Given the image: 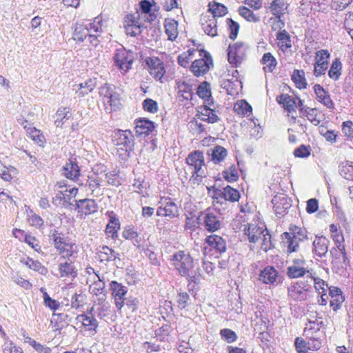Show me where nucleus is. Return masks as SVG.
I'll use <instances>...</instances> for the list:
<instances>
[{
	"instance_id": "27",
	"label": "nucleus",
	"mask_w": 353,
	"mask_h": 353,
	"mask_svg": "<svg viewBox=\"0 0 353 353\" xmlns=\"http://www.w3.org/2000/svg\"><path fill=\"white\" fill-rule=\"evenodd\" d=\"M278 277V272L272 266H267L263 270L259 276V279L265 284H274Z\"/></svg>"
},
{
	"instance_id": "1",
	"label": "nucleus",
	"mask_w": 353,
	"mask_h": 353,
	"mask_svg": "<svg viewBox=\"0 0 353 353\" xmlns=\"http://www.w3.org/2000/svg\"><path fill=\"white\" fill-rule=\"evenodd\" d=\"M170 260L179 274L185 277L189 283H196L199 281V273L193 271V259L188 252L178 251L171 256Z\"/></svg>"
},
{
	"instance_id": "13",
	"label": "nucleus",
	"mask_w": 353,
	"mask_h": 353,
	"mask_svg": "<svg viewBox=\"0 0 353 353\" xmlns=\"http://www.w3.org/2000/svg\"><path fill=\"white\" fill-rule=\"evenodd\" d=\"M94 307H92L85 313L79 315L77 319L82 322V325L86 331H88L91 335H94L97 332L99 322L94 317Z\"/></svg>"
},
{
	"instance_id": "3",
	"label": "nucleus",
	"mask_w": 353,
	"mask_h": 353,
	"mask_svg": "<svg viewBox=\"0 0 353 353\" xmlns=\"http://www.w3.org/2000/svg\"><path fill=\"white\" fill-rule=\"evenodd\" d=\"M186 163L192 170V175L190 180H193L194 183H200L201 178L205 176L204 171L201 169V167L205 165L203 153L199 150L190 153L186 159Z\"/></svg>"
},
{
	"instance_id": "38",
	"label": "nucleus",
	"mask_w": 353,
	"mask_h": 353,
	"mask_svg": "<svg viewBox=\"0 0 353 353\" xmlns=\"http://www.w3.org/2000/svg\"><path fill=\"white\" fill-rule=\"evenodd\" d=\"M288 233L292 234V236L297 239V241L303 242L307 239V232L304 228L291 225Z\"/></svg>"
},
{
	"instance_id": "53",
	"label": "nucleus",
	"mask_w": 353,
	"mask_h": 353,
	"mask_svg": "<svg viewBox=\"0 0 353 353\" xmlns=\"http://www.w3.org/2000/svg\"><path fill=\"white\" fill-rule=\"evenodd\" d=\"M330 54L327 50H320L316 52L315 63L317 65L328 66V59H330Z\"/></svg>"
},
{
	"instance_id": "19",
	"label": "nucleus",
	"mask_w": 353,
	"mask_h": 353,
	"mask_svg": "<svg viewBox=\"0 0 353 353\" xmlns=\"http://www.w3.org/2000/svg\"><path fill=\"white\" fill-rule=\"evenodd\" d=\"M95 277L97 280L94 278L92 283L90 286V291L92 294L99 296V301L103 302L106 299V294L105 293V281L103 277H101L97 274H95Z\"/></svg>"
},
{
	"instance_id": "39",
	"label": "nucleus",
	"mask_w": 353,
	"mask_h": 353,
	"mask_svg": "<svg viewBox=\"0 0 353 353\" xmlns=\"http://www.w3.org/2000/svg\"><path fill=\"white\" fill-rule=\"evenodd\" d=\"M305 337L307 340V350H309V351H316L321 347L322 339H321V334L312 336V334H309L307 332Z\"/></svg>"
},
{
	"instance_id": "36",
	"label": "nucleus",
	"mask_w": 353,
	"mask_h": 353,
	"mask_svg": "<svg viewBox=\"0 0 353 353\" xmlns=\"http://www.w3.org/2000/svg\"><path fill=\"white\" fill-rule=\"evenodd\" d=\"M164 28L168 39L170 41L175 40L178 35V22L174 19L165 21Z\"/></svg>"
},
{
	"instance_id": "2",
	"label": "nucleus",
	"mask_w": 353,
	"mask_h": 353,
	"mask_svg": "<svg viewBox=\"0 0 353 353\" xmlns=\"http://www.w3.org/2000/svg\"><path fill=\"white\" fill-rule=\"evenodd\" d=\"M154 19V15H149L146 19L141 17L139 11L133 14H128L124 17L123 26L125 32L131 37L139 35L143 29L146 28L145 22L151 23Z\"/></svg>"
},
{
	"instance_id": "29",
	"label": "nucleus",
	"mask_w": 353,
	"mask_h": 353,
	"mask_svg": "<svg viewBox=\"0 0 353 353\" xmlns=\"http://www.w3.org/2000/svg\"><path fill=\"white\" fill-rule=\"evenodd\" d=\"M198 112L201 114V120L203 121L214 123L219 121V117L216 114L215 110L206 105L200 107V110H198Z\"/></svg>"
},
{
	"instance_id": "4",
	"label": "nucleus",
	"mask_w": 353,
	"mask_h": 353,
	"mask_svg": "<svg viewBox=\"0 0 353 353\" xmlns=\"http://www.w3.org/2000/svg\"><path fill=\"white\" fill-rule=\"evenodd\" d=\"M112 141L119 150L130 152L134 150V135L130 130H116L112 134Z\"/></svg>"
},
{
	"instance_id": "25",
	"label": "nucleus",
	"mask_w": 353,
	"mask_h": 353,
	"mask_svg": "<svg viewBox=\"0 0 353 353\" xmlns=\"http://www.w3.org/2000/svg\"><path fill=\"white\" fill-rule=\"evenodd\" d=\"M77 208L85 214H90L97 211L98 205L94 200L85 199L77 201Z\"/></svg>"
},
{
	"instance_id": "20",
	"label": "nucleus",
	"mask_w": 353,
	"mask_h": 353,
	"mask_svg": "<svg viewBox=\"0 0 353 353\" xmlns=\"http://www.w3.org/2000/svg\"><path fill=\"white\" fill-rule=\"evenodd\" d=\"M272 203L275 213L277 215L283 216L288 209L291 207V203L288 198L285 195H280L274 196Z\"/></svg>"
},
{
	"instance_id": "35",
	"label": "nucleus",
	"mask_w": 353,
	"mask_h": 353,
	"mask_svg": "<svg viewBox=\"0 0 353 353\" xmlns=\"http://www.w3.org/2000/svg\"><path fill=\"white\" fill-rule=\"evenodd\" d=\"M120 228V222L115 216H110L109 223L105 228V234L108 237L114 239L118 236V230Z\"/></svg>"
},
{
	"instance_id": "61",
	"label": "nucleus",
	"mask_w": 353,
	"mask_h": 353,
	"mask_svg": "<svg viewBox=\"0 0 353 353\" xmlns=\"http://www.w3.org/2000/svg\"><path fill=\"white\" fill-rule=\"evenodd\" d=\"M70 197L63 193V191H59L52 198V203L57 206L65 205L68 204Z\"/></svg>"
},
{
	"instance_id": "32",
	"label": "nucleus",
	"mask_w": 353,
	"mask_h": 353,
	"mask_svg": "<svg viewBox=\"0 0 353 353\" xmlns=\"http://www.w3.org/2000/svg\"><path fill=\"white\" fill-rule=\"evenodd\" d=\"M288 8V3L285 0H274L269 7L271 13L276 16L279 19L285 13ZM281 21V20H279Z\"/></svg>"
},
{
	"instance_id": "21",
	"label": "nucleus",
	"mask_w": 353,
	"mask_h": 353,
	"mask_svg": "<svg viewBox=\"0 0 353 353\" xmlns=\"http://www.w3.org/2000/svg\"><path fill=\"white\" fill-rule=\"evenodd\" d=\"M201 24L206 34L212 37L217 35V21L214 17L203 16L201 19Z\"/></svg>"
},
{
	"instance_id": "28",
	"label": "nucleus",
	"mask_w": 353,
	"mask_h": 353,
	"mask_svg": "<svg viewBox=\"0 0 353 353\" xmlns=\"http://www.w3.org/2000/svg\"><path fill=\"white\" fill-rule=\"evenodd\" d=\"M62 174L66 178L75 181L80 175V170L76 162L70 161L63 167Z\"/></svg>"
},
{
	"instance_id": "6",
	"label": "nucleus",
	"mask_w": 353,
	"mask_h": 353,
	"mask_svg": "<svg viewBox=\"0 0 353 353\" xmlns=\"http://www.w3.org/2000/svg\"><path fill=\"white\" fill-rule=\"evenodd\" d=\"M113 59L115 65L123 74H125L132 68L134 59V53L124 48L117 49L115 51Z\"/></svg>"
},
{
	"instance_id": "40",
	"label": "nucleus",
	"mask_w": 353,
	"mask_h": 353,
	"mask_svg": "<svg viewBox=\"0 0 353 353\" xmlns=\"http://www.w3.org/2000/svg\"><path fill=\"white\" fill-rule=\"evenodd\" d=\"M276 39L279 40V46L283 50L291 48L290 36L285 30H281L276 34Z\"/></svg>"
},
{
	"instance_id": "16",
	"label": "nucleus",
	"mask_w": 353,
	"mask_h": 353,
	"mask_svg": "<svg viewBox=\"0 0 353 353\" xmlns=\"http://www.w3.org/2000/svg\"><path fill=\"white\" fill-rule=\"evenodd\" d=\"M50 239L53 241L54 246L59 254L61 256L66 250L67 245L71 242L63 236V234L58 230H54L49 235Z\"/></svg>"
},
{
	"instance_id": "14",
	"label": "nucleus",
	"mask_w": 353,
	"mask_h": 353,
	"mask_svg": "<svg viewBox=\"0 0 353 353\" xmlns=\"http://www.w3.org/2000/svg\"><path fill=\"white\" fill-rule=\"evenodd\" d=\"M110 288L112 291V294L114 298L115 305L117 309L121 310L124 305V296L127 294L128 288L115 281H112L110 283Z\"/></svg>"
},
{
	"instance_id": "45",
	"label": "nucleus",
	"mask_w": 353,
	"mask_h": 353,
	"mask_svg": "<svg viewBox=\"0 0 353 353\" xmlns=\"http://www.w3.org/2000/svg\"><path fill=\"white\" fill-rule=\"evenodd\" d=\"M228 154L227 150L222 146L216 145L212 151V160L215 163L223 161Z\"/></svg>"
},
{
	"instance_id": "46",
	"label": "nucleus",
	"mask_w": 353,
	"mask_h": 353,
	"mask_svg": "<svg viewBox=\"0 0 353 353\" xmlns=\"http://www.w3.org/2000/svg\"><path fill=\"white\" fill-rule=\"evenodd\" d=\"M300 112H302L303 114L305 115V117L307 118V119L314 125H318L321 120L317 118V114H316V110L314 108H310L309 107L307 108H301L300 109Z\"/></svg>"
},
{
	"instance_id": "41",
	"label": "nucleus",
	"mask_w": 353,
	"mask_h": 353,
	"mask_svg": "<svg viewBox=\"0 0 353 353\" xmlns=\"http://www.w3.org/2000/svg\"><path fill=\"white\" fill-rule=\"evenodd\" d=\"M292 80L299 89H305L307 86V82L305 78L303 70H294L292 75Z\"/></svg>"
},
{
	"instance_id": "63",
	"label": "nucleus",
	"mask_w": 353,
	"mask_h": 353,
	"mask_svg": "<svg viewBox=\"0 0 353 353\" xmlns=\"http://www.w3.org/2000/svg\"><path fill=\"white\" fill-rule=\"evenodd\" d=\"M223 176L228 181L233 182L237 181L239 178L238 172L234 165H231L229 170L223 171Z\"/></svg>"
},
{
	"instance_id": "31",
	"label": "nucleus",
	"mask_w": 353,
	"mask_h": 353,
	"mask_svg": "<svg viewBox=\"0 0 353 353\" xmlns=\"http://www.w3.org/2000/svg\"><path fill=\"white\" fill-rule=\"evenodd\" d=\"M283 243L287 247L288 252H295L299 250V243L301 241H297L292 234H289L288 232H283L281 235Z\"/></svg>"
},
{
	"instance_id": "7",
	"label": "nucleus",
	"mask_w": 353,
	"mask_h": 353,
	"mask_svg": "<svg viewBox=\"0 0 353 353\" xmlns=\"http://www.w3.org/2000/svg\"><path fill=\"white\" fill-rule=\"evenodd\" d=\"M201 58L194 61L191 65V71L196 77H200L207 73L213 65L212 59L210 53L202 50L199 51Z\"/></svg>"
},
{
	"instance_id": "55",
	"label": "nucleus",
	"mask_w": 353,
	"mask_h": 353,
	"mask_svg": "<svg viewBox=\"0 0 353 353\" xmlns=\"http://www.w3.org/2000/svg\"><path fill=\"white\" fill-rule=\"evenodd\" d=\"M27 132L30 134V137L40 145L44 143V136L41 133L40 130H37L34 127L30 125Z\"/></svg>"
},
{
	"instance_id": "5",
	"label": "nucleus",
	"mask_w": 353,
	"mask_h": 353,
	"mask_svg": "<svg viewBox=\"0 0 353 353\" xmlns=\"http://www.w3.org/2000/svg\"><path fill=\"white\" fill-rule=\"evenodd\" d=\"M312 288L308 280L306 282L298 281L288 289V296L294 301H303L311 296Z\"/></svg>"
},
{
	"instance_id": "59",
	"label": "nucleus",
	"mask_w": 353,
	"mask_h": 353,
	"mask_svg": "<svg viewBox=\"0 0 353 353\" xmlns=\"http://www.w3.org/2000/svg\"><path fill=\"white\" fill-rule=\"evenodd\" d=\"M145 111L150 113H156L158 111L157 103L152 99L147 98L142 103Z\"/></svg>"
},
{
	"instance_id": "30",
	"label": "nucleus",
	"mask_w": 353,
	"mask_h": 353,
	"mask_svg": "<svg viewBox=\"0 0 353 353\" xmlns=\"http://www.w3.org/2000/svg\"><path fill=\"white\" fill-rule=\"evenodd\" d=\"M276 101L283 105L288 112H294L296 108V100L287 94H281L276 97Z\"/></svg>"
},
{
	"instance_id": "43",
	"label": "nucleus",
	"mask_w": 353,
	"mask_h": 353,
	"mask_svg": "<svg viewBox=\"0 0 353 353\" xmlns=\"http://www.w3.org/2000/svg\"><path fill=\"white\" fill-rule=\"evenodd\" d=\"M208 6V11L212 13V17H214L215 19L217 17H223L228 12L227 8L221 3L210 2Z\"/></svg>"
},
{
	"instance_id": "37",
	"label": "nucleus",
	"mask_w": 353,
	"mask_h": 353,
	"mask_svg": "<svg viewBox=\"0 0 353 353\" xmlns=\"http://www.w3.org/2000/svg\"><path fill=\"white\" fill-rule=\"evenodd\" d=\"M287 275L290 279H296L299 277H302L305 275H307V278L308 279L310 276L309 270H307L305 267H296V266H289L287 268Z\"/></svg>"
},
{
	"instance_id": "60",
	"label": "nucleus",
	"mask_w": 353,
	"mask_h": 353,
	"mask_svg": "<svg viewBox=\"0 0 353 353\" xmlns=\"http://www.w3.org/2000/svg\"><path fill=\"white\" fill-rule=\"evenodd\" d=\"M115 91V88L110 84L105 83L99 88V94L103 101Z\"/></svg>"
},
{
	"instance_id": "34",
	"label": "nucleus",
	"mask_w": 353,
	"mask_h": 353,
	"mask_svg": "<svg viewBox=\"0 0 353 353\" xmlns=\"http://www.w3.org/2000/svg\"><path fill=\"white\" fill-rule=\"evenodd\" d=\"M87 185L94 196H99L103 194V190L101 189V180L98 176H88Z\"/></svg>"
},
{
	"instance_id": "48",
	"label": "nucleus",
	"mask_w": 353,
	"mask_h": 353,
	"mask_svg": "<svg viewBox=\"0 0 353 353\" xmlns=\"http://www.w3.org/2000/svg\"><path fill=\"white\" fill-rule=\"evenodd\" d=\"M238 11L239 14L249 22L256 23L260 21L259 17L255 15L251 10L245 6L239 7Z\"/></svg>"
},
{
	"instance_id": "24",
	"label": "nucleus",
	"mask_w": 353,
	"mask_h": 353,
	"mask_svg": "<svg viewBox=\"0 0 353 353\" xmlns=\"http://www.w3.org/2000/svg\"><path fill=\"white\" fill-rule=\"evenodd\" d=\"M98 258L101 262H110L120 260V254L108 246L103 245L99 250Z\"/></svg>"
},
{
	"instance_id": "10",
	"label": "nucleus",
	"mask_w": 353,
	"mask_h": 353,
	"mask_svg": "<svg viewBox=\"0 0 353 353\" xmlns=\"http://www.w3.org/2000/svg\"><path fill=\"white\" fill-rule=\"evenodd\" d=\"M245 46L243 42L230 44L228 49V59L230 63L237 66L243 59L245 54Z\"/></svg>"
},
{
	"instance_id": "49",
	"label": "nucleus",
	"mask_w": 353,
	"mask_h": 353,
	"mask_svg": "<svg viewBox=\"0 0 353 353\" xmlns=\"http://www.w3.org/2000/svg\"><path fill=\"white\" fill-rule=\"evenodd\" d=\"M225 195V204H227V201L231 202H235L239 201L240 198V194L239 191L234 188H231L230 185H227L223 188Z\"/></svg>"
},
{
	"instance_id": "47",
	"label": "nucleus",
	"mask_w": 353,
	"mask_h": 353,
	"mask_svg": "<svg viewBox=\"0 0 353 353\" xmlns=\"http://www.w3.org/2000/svg\"><path fill=\"white\" fill-rule=\"evenodd\" d=\"M78 247L74 243H72L70 245H67L66 250L61 256V259L66 261H74L77 257Z\"/></svg>"
},
{
	"instance_id": "33",
	"label": "nucleus",
	"mask_w": 353,
	"mask_h": 353,
	"mask_svg": "<svg viewBox=\"0 0 353 353\" xmlns=\"http://www.w3.org/2000/svg\"><path fill=\"white\" fill-rule=\"evenodd\" d=\"M97 85L95 79H90L79 85V88L76 91V94L80 98L84 97L91 92Z\"/></svg>"
},
{
	"instance_id": "12",
	"label": "nucleus",
	"mask_w": 353,
	"mask_h": 353,
	"mask_svg": "<svg viewBox=\"0 0 353 353\" xmlns=\"http://www.w3.org/2000/svg\"><path fill=\"white\" fill-rule=\"evenodd\" d=\"M205 244L206 245L203 247L205 254L208 247L210 250H214L216 254H222L226 251V242L219 235L208 236L205 239Z\"/></svg>"
},
{
	"instance_id": "56",
	"label": "nucleus",
	"mask_w": 353,
	"mask_h": 353,
	"mask_svg": "<svg viewBox=\"0 0 353 353\" xmlns=\"http://www.w3.org/2000/svg\"><path fill=\"white\" fill-rule=\"evenodd\" d=\"M226 23L228 26V29L230 31L229 37L230 39L234 40L239 33V25L237 22L234 21L232 19H227Z\"/></svg>"
},
{
	"instance_id": "58",
	"label": "nucleus",
	"mask_w": 353,
	"mask_h": 353,
	"mask_svg": "<svg viewBox=\"0 0 353 353\" xmlns=\"http://www.w3.org/2000/svg\"><path fill=\"white\" fill-rule=\"evenodd\" d=\"M220 335L228 343H233L237 339L236 333L230 329L224 328L220 331Z\"/></svg>"
},
{
	"instance_id": "50",
	"label": "nucleus",
	"mask_w": 353,
	"mask_h": 353,
	"mask_svg": "<svg viewBox=\"0 0 353 353\" xmlns=\"http://www.w3.org/2000/svg\"><path fill=\"white\" fill-rule=\"evenodd\" d=\"M103 103L105 105H110L112 110H117L119 109L121 105L119 94L114 91L103 101Z\"/></svg>"
},
{
	"instance_id": "26",
	"label": "nucleus",
	"mask_w": 353,
	"mask_h": 353,
	"mask_svg": "<svg viewBox=\"0 0 353 353\" xmlns=\"http://www.w3.org/2000/svg\"><path fill=\"white\" fill-rule=\"evenodd\" d=\"M58 270L61 277L71 276L74 278L77 276V270L72 261H65V262L60 263Z\"/></svg>"
},
{
	"instance_id": "54",
	"label": "nucleus",
	"mask_w": 353,
	"mask_h": 353,
	"mask_svg": "<svg viewBox=\"0 0 353 353\" xmlns=\"http://www.w3.org/2000/svg\"><path fill=\"white\" fill-rule=\"evenodd\" d=\"M17 173V170L10 166L7 168L0 164V176L6 181H10L12 179V175Z\"/></svg>"
},
{
	"instance_id": "62",
	"label": "nucleus",
	"mask_w": 353,
	"mask_h": 353,
	"mask_svg": "<svg viewBox=\"0 0 353 353\" xmlns=\"http://www.w3.org/2000/svg\"><path fill=\"white\" fill-rule=\"evenodd\" d=\"M140 10L139 12L141 18L146 19L149 15H152L150 14L152 4L148 0H143L139 3Z\"/></svg>"
},
{
	"instance_id": "44",
	"label": "nucleus",
	"mask_w": 353,
	"mask_h": 353,
	"mask_svg": "<svg viewBox=\"0 0 353 353\" xmlns=\"http://www.w3.org/2000/svg\"><path fill=\"white\" fill-rule=\"evenodd\" d=\"M261 63L264 65L263 70L265 72H272L276 65V60L270 52L263 54Z\"/></svg>"
},
{
	"instance_id": "15",
	"label": "nucleus",
	"mask_w": 353,
	"mask_h": 353,
	"mask_svg": "<svg viewBox=\"0 0 353 353\" xmlns=\"http://www.w3.org/2000/svg\"><path fill=\"white\" fill-rule=\"evenodd\" d=\"M161 205L157 208V214L159 216H168L170 219L179 216L178 207L170 198H166L164 201L161 202Z\"/></svg>"
},
{
	"instance_id": "11",
	"label": "nucleus",
	"mask_w": 353,
	"mask_h": 353,
	"mask_svg": "<svg viewBox=\"0 0 353 353\" xmlns=\"http://www.w3.org/2000/svg\"><path fill=\"white\" fill-rule=\"evenodd\" d=\"M222 220L223 217L219 212L208 210L203 216L204 227L209 232L217 231L222 226Z\"/></svg>"
},
{
	"instance_id": "9",
	"label": "nucleus",
	"mask_w": 353,
	"mask_h": 353,
	"mask_svg": "<svg viewBox=\"0 0 353 353\" xmlns=\"http://www.w3.org/2000/svg\"><path fill=\"white\" fill-rule=\"evenodd\" d=\"M330 254L332 257L331 264L332 269L336 273H339L347 268L350 261L347 256L345 249L331 248Z\"/></svg>"
},
{
	"instance_id": "8",
	"label": "nucleus",
	"mask_w": 353,
	"mask_h": 353,
	"mask_svg": "<svg viewBox=\"0 0 353 353\" xmlns=\"http://www.w3.org/2000/svg\"><path fill=\"white\" fill-rule=\"evenodd\" d=\"M101 21L99 18H95L94 23H88L86 24L77 23L74 32L73 39L78 41H83L90 34V32H97L101 29L100 23Z\"/></svg>"
},
{
	"instance_id": "57",
	"label": "nucleus",
	"mask_w": 353,
	"mask_h": 353,
	"mask_svg": "<svg viewBox=\"0 0 353 353\" xmlns=\"http://www.w3.org/2000/svg\"><path fill=\"white\" fill-rule=\"evenodd\" d=\"M197 94L199 97L210 101L209 98L211 97V92L209 88V84L206 82L201 83L197 88Z\"/></svg>"
},
{
	"instance_id": "23",
	"label": "nucleus",
	"mask_w": 353,
	"mask_h": 353,
	"mask_svg": "<svg viewBox=\"0 0 353 353\" xmlns=\"http://www.w3.org/2000/svg\"><path fill=\"white\" fill-rule=\"evenodd\" d=\"M314 90L316 95L317 100L329 109L334 108V103L330 95L321 85L316 84Z\"/></svg>"
},
{
	"instance_id": "22",
	"label": "nucleus",
	"mask_w": 353,
	"mask_h": 353,
	"mask_svg": "<svg viewBox=\"0 0 353 353\" xmlns=\"http://www.w3.org/2000/svg\"><path fill=\"white\" fill-rule=\"evenodd\" d=\"M135 131L138 136L148 135L154 128V123L146 118H140L135 121Z\"/></svg>"
},
{
	"instance_id": "64",
	"label": "nucleus",
	"mask_w": 353,
	"mask_h": 353,
	"mask_svg": "<svg viewBox=\"0 0 353 353\" xmlns=\"http://www.w3.org/2000/svg\"><path fill=\"white\" fill-rule=\"evenodd\" d=\"M105 179L109 185L118 187L121 185V179L118 173L114 171L110 172L105 174Z\"/></svg>"
},
{
	"instance_id": "42",
	"label": "nucleus",
	"mask_w": 353,
	"mask_h": 353,
	"mask_svg": "<svg viewBox=\"0 0 353 353\" xmlns=\"http://www.w3.org/2000/svg\"><path fill=\"white\" fill-rule=\"evenodd\" d=\"M342 63L339 59H335L328 71V76L334 81H337L341 74Z\"/></svg>"
},
{
	"instance_id": "52",
	"label": "nucleus",
	"mask_w": 353,
	"mask_h": 353,
	"mask_svg": "<svg viewBox=\"0 0 353 353\" xmlns=\"http://www.w3.org/2000/svg\"><path fill=\"white\" fill-rule=\"evenodd\" d=\"M21 262L24 263L29 268L39 272L41 274H46L47 272V269L38 261L28 258L26 261H21Z\"/></svg>"
},
{
	"instance_id": "17",
	"label": "nucleus",
	"mask_w": 353,
	"mask_h": 353,
	"mask_svg": "<svg viewBox=\"0 0 353 353\" xmlns=\"http://www.w3.org/2000/svg\"><path fill=\"white\" fill-rule=\"evenodd\" d=\"M239 229L244 231L245 234L248 236L250 243H256L258 241L259 239H261L263 234L265 232V229L254 224L241 225Z\"/></svg>"
},
{
	"instance_id": "51",
	"label": "nucleus",
	"mask_w": 353,
	"mask_h": 353,
	"mask_svg": "<svg viewBox=\"0 0 353 353\" xmlns=\"http://www.w3.org/2000/svg\"><path fill=\"white\" fill-rule=\"evenodd\" d=\"M340 174L347 180L353 181V162L347 161L339 169Z\"/></svg>"
},
{
	"instance_id": "18",
	"label": "nucleus",
	"mask_w": 353,
	"mask_h": 353,
	"mask_svg": "<svg viewBox=\"0 0 353 353\" xmlns=\"http://www.w3.org/2000/svg\"><path fill=\"white\" fill-rule=\"evenodd\" d=\"M330 241L323 236H316L313 243V253L320 258L325 257L328 251Z\"/></svg>"
}]
</instances>
